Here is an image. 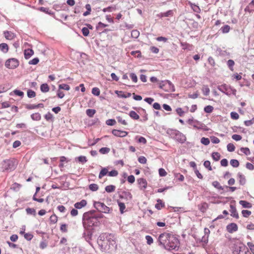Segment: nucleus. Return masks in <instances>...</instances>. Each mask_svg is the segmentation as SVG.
Segmentation results:
<instances>
[{
  "label": "nucleus",
  "instance_id": "f3484780",
  "mask_svg": "<svg viewBox=\"0 0 254 254\" xmlns=\"http://www.w3.org/2000/svg\"><path fill=\"white\" fill-rule=\"evenodd\" d=\"M238 176L239 177V183L241 185H244L246 182V179L244 175H243L242 173H239L238 174Z\"/></svg>",
  "mask_w": 254,
  "mask_h": 254
},
{
  "label": "nucleus",
  "instance_id": "5701e85b",
  "mask_svg": "<svg viewBox=\"0 0 254 254\" xmlns=\"http://www.w3.org/2000/svg\"><path fill=\"white\" fill-rule=\"evenodd\" d=\"M173 14V12L172 10H170L167 11L166 12L161 13L158 15L160 17H168V16H172Z\"/></svg>",
  "mask_w": 254,
  "mask_h": 254
},
{
  "label": "nucleus",
  "instance_id": "5fc2aeb1",
  "mask_svg": "<svg viewBox=\"0 0 254 254\" xmlns=\"http://www.w3.org/2000/svg\"><path fill=\"white\" fill-rule=\"evenodd\" d=\"M175 176L176 178L181 182H183L185 179L184 176L180 173L176 174Z\"/></svg>",
  "mask_w": 254,
  "mask_h": 254
},
{
  "label": "nucleus",
  "instance_id": "0e129e2a",
  "mask_svg": "<svg viewBox=\"0 0 254 254\" xmlns=\"http://www.w3.org/2000/svg\"><path fill=\"white\" fill-rule=\"evenodd\" d=\"M159 175L161 177L166 176L167 174L166 171L163 168H160L159 169Z\"/></svg>",
  "mask_w": 254,
  "mask_h": 254
},
{
  "label": "nucleus",
  "instance_id": "b1692460",
  "mask_svg": "<svg viewBox=\"0 0 254 254\" xmlns=\"http://www.w3.org/2000/svg\"><path fill=\"white\" fill-rule=\"evenodd\" d=\"M240 151L247 156L251 154V151L248 147H241L240 148Z\"/></svg>",
  "mask_w": 254,
  "mask_h": 254
},
{
  "label": "nucleus",
  "instance_id": "dca6fc26",
  "mask_svg": "<svg viewBox=\"0 0 254 254\" xmlns=\"http://www.w3.org/2000/svg\"><path fill=\"white\" fill-rule=\"evenodd\" d=\"M230 208H231L230 211H231V215L232 216H233V217H235V218H239V215H238V212H237V210H236L235 207L234 206L232 205H230Z\"/></svg>",
  "mask_w": 254,
  "mask_h": 254
},
{
  "label": "nucleus",
  "instance_id": "c85d7f7f",
  "mask_svg": "<svg viewBox=\"0 0 254 254\" xmlns=\"http://www.w3.org/2000/svg\"><path fill=\"white\" fill-rule=\"evenodd\" d=\"M212 186L219 190H223V188L218 181L212 182Z\"/></svg>",
  "mask_w": 254,
  "mask_h": 254
},
{
  "label": "nucleus",
  "instance_id": "6e6552de",
  "mask_svg": "<svg viewBox=\"0 0 254 254\" xmlns=\"http://www.w3.org/2000/svg\"><path fill=\"white\" fill-rule=\"evenodd\" d=\"M113 134L117 137H123L126 136L128 132L126 131H122L118 129H113L112 131Z\"/></svg>",
  "mask_w": 254,
  "mask_h": 254
},
{
  "label": "nucleus",
  "instance_id": "9b49d317",
  "mask_svg": "<svg viewBox=\"0 0 254 254\" xmlns=\"http://www.w3.org/2000/svg\"><path fill=\"white\" fill-rule=\"evenodd\" d=\"M3 35L4 37L8 40H11L16 37V35L14 33L8 31H4Z\"/></svg>",
  "mask_w": 254,
  "mask_h": 254
},
{
  "label": "nucleus",
  "instance_id": "37998d69",
  "mask_svg": "<svg viewBox=\"0 0 254 254\" xmlns=\"http://www.w3.org/2000/svg\"><path fill=\"white\" fill-rule=\"evenodd\" d=\"M200 142L202 144L205 145H207L209 144L210 140L209 138L203 137L201 138Z\"/></svg>",
  "mask_w": 254,
  "mask_h": 254
},
{
  "label": "nucleus",
  "instance_id": "39448f33",
  "mask_svg": "<svg viewBox=\"0 0 254 254\" xmlns=\"http://www.w3.org/2000/svg\"><path fill=\"white\" fill-rule=\"evenodd\" d=\"M19 62L15 58H10L7 60L5 63V66L9 69H14L19 66Z\"/></svg>",
  "mask_w": 254,
  "mask_h": 254
},
{
  "label": "nucleus",
  "instance_id": "72a5a7b5",
  "mask_svg": "<svg viewBox=\"0 0 254 254\" xmlns=\"http://www.w3.org/2000/svg\"><path fill=\"white\" fill-rule=\"evenodd\" d=\"M50 221L51 224H55L58 221V217L56 214L52 215L50 217Z\"/></svg>",
  "mask_w": 254,
  "mask_h": 254
},
{
  "label": "nucleus",
  "instance_id": "aec40b11",
  "mask_svg": "<svg viewBox=\"0 0 254 254\" xmlns=\"http://www.w3.org/2000/svg\"><path fill=\"white\" fill-rule=\"evenodd\" d=\"M40 90L42 92L46 93L49 91L50 87L48 84L43 83L40 86Z\"/></svg>",
  "mask_w": 254,
  "mask_h": 254
},
{
  "label": "nucleus",
  "instance_id": "864d4df0",
  "mask_svg": "<svg viewBox=\"0 0 254 254\" xmlns=\"http://www.w3.org/2000/svg\"><path fill=\"white\" fill-rule=\"evenodd\" d=\"M230 115L231 118L233 120H238L239 118V114L235 112H231Z\"/></svg>",
  "mask_w": 254,
  "mask_h": 254
},
{
  "label": "nucleus",
  "instance_id": "69168bd1",
  "mask_svg": "<svg viewBox=\"0 0 254 254\" xmlns=\"http://www.w3.org/2000/svg\"><path fill=\"white\" fill-rule=\"evenodd\" d=\"M232 139L236 141L241 140L242 138V136L240 135L234 134L232 136Z\"/></svg>",
  "mask_w": 254,
  "mask_h": 254
},
{
  "label": "nucleus",
  "instance_id": "e433bc0d",
  "mask_svg": "<svg viewBox=\"0 0 254 254\" xmlns=\"http://www.w3.org/2000/svg\"><path fill=\"white\" fill-rule=\"evenodd\" d=\"M214 108L212 106L208 105L204 107V111L205 113H211L212 112Z\"/></svg>",
  "mask_w": 254,
  "mask_h": 254
},
{
  "label": "nucleus",
  "instance_id": "7ed1b4c3",
  "mask_svg": "<svg viewBox=\"0 0 254 254\" xmlns=\"http://www.w3.org/2000/svg\"><path fill=\"white\" fill-rule=\"evenodd\" d=\"M159 87L166 92H174L175 91V87L172 83L168 80L161 81L159 83Z\"/></svg>",
  "mask_w": 254,
  "mask_h": 254
},
{
  "label": "nucleus",
  "instance_id": "0eeeda50",
  "mask_svg": "<svg viewBox=\"0 0 254 254\" xmlns=\"http://www.w3.org/2000/svg\"><path fill=\"white\" fill-rule=\"evenodd\" d=\"M175 136L174 138L177 141L183 143L186 140V136L182 133L180 132L178 130H175L174 132Z\"/></svg>",
  "mask_w": 254,
  "mask_h": 254
},
{
  "label": "nucleus",
  "instance_id": "412c9836",
  "mask_svg": "<svg viewBox=\"0 0 254 254\" xmlns=\"http://www.w3.org/2000/svg\"><path fill=\"white\" fill-rule=\"evenodd\" d=\"M0 50L4 53H6L9 50L8 46L6 43H1L0 44Z\"/></svg>",
  "mask_w": 254,
  "mask_h": 254
},
{
  "label": "nucleus",
  "instance_id": "f257e3e1",
  "mask_svg": "<svg viewBox=\"0 0 254 254\" xmlns=\"http://www.w3.org/2000/svg\"><path fill=\"white\" fill-rule=\"evenodd\" d=\"M157 241L159 246L167 250H174L179 247L180 242L172 233L164 232L159 235Z\"/></svg>",
  "mask_w": 254,
  "mask_h": 254
},
{
  "label": "nucleus",
  "instance_id": "f704fd0d",
  "mask_svg": "<svg viewBox=\"0 0 254 254\" xmlns=\"http://www.w3.org/2000/svg\"><path fill=\"white\" fill-rule=\"evenodd\" d=\"M85 8L87 9V11L84 12L83 14V16H86L89 15L91 11V5L89 4H87L85 5Z\"/></svg>",
  "mask_w": 254,
  "mask_h": 254
},
{
  "label": "nucleus",
  "instance_id": "4c0bfd02",
  "mask_svg": "<svg viewBox=\"0 0 254 254\" xmlns=\"http://www.w3.org/2000/svg\"><path fill=\"white\" fill-rule=\"evenodd\" d=\"M26 211L28 214L33 215L34 216L36 215V210L34 208H27L26 209Z\"/></svg>",
  "mask_w": 254,
  "mask_h": 254
},
{
  "label": "nucleus",
  "instance_id": "58836bf2",
  "mask_svg": "<svg viewBox=\"0 0 254 254\" xmlns=\"http://www.w3.org/2000/svg\"><path fill=\"white\" fill-rule=\"evenodd\" d=\"M221 30L223 33H227L229 32L230 27L228 25H225L221 27Z\"/></svg>",
  "mask_w": 254,
  "mask_h": 254
},
{
  "label": "nucleus",
  "instance_id": "473e14b6",
  "mask_svg": "<svg viewBox=\"0 0 254 254\" xmlns=\"http://www.w3.org/2000/svg\"><path fill=\"white\" fill-rule=\"evenodd\" d=\"M115 189L116 187L114 185H109L105 188V190L108 192H114Z\"/></svg>",
  "mask_w": 254,
  "mask_h": 254
},
{
  "label": "nucleus",
  "instance_id": "bb28decb",
  "mask_svg": "<svg viewBox=\"0 0 254 254\" xmlns=\"http://www.w3.org/2000/svg\"><path fill=\"white\" fill-rule=\"evenodd\" d=\"M221 155L219 153L214 152L212 153V157L214 161H217L220 159Z\"/></svg>",
  "mask_w": 254,
  "mask_h": 254
},
{
  "label": "nucleus",
  "instance_id": "9d476101",
  "mask_svg": "<svg viewBox=\"0 0 254 254\" xmlns=\"http://www.w3.org/2000/svg\"><path fill=\"white\" fill-rule=\"evenodd\" d=\"M238 229L237 225L234 223H231L227 226V230L230 233L237 231Z\"/></svg>",
  "mask_w": 254,
  "mask_h": 254
},
{
  "label": "nucleus",
  "instance_id": "ddd939ff",
  "mask_svg": "<svg viewBox=\"0 0 254 254\" xmlns=\"http://www.w3.org/2000/svg\"><path fill=\"white\" fill-rule=\"evenodd\" d=\"M34 54V51L31 49H25L24 51V57L26 59H29Z\"/></svg>",
  "mask_w": 254,
  "mask_h": 254
},
{
  "label": "nucleus",
  "instance_id": "a878e982",
  "mask_svg": "<svg viewBox=\"0 0 254 254\" xmlns=\"http://www.w3.org/2000/svg\"><path fill=\"white\" fill-rule=\"evenodd\" d=\"M116 118L118 122L124 126H127V122L126 121V120L124 119L122 117L118 116L116 117Z\"/></svg>",
  "mask_w": 254,
  "mask_h": 254
},
{
  "label": "nucleus",
  "instance_id": "423d86ee",
  "mask_svg": "<svg viewBox=\"0 0 254 254\" xmlns=\"http://www.w3.org/2000/svg\"><path fill=\"white\" fill-rule=\"evenodd\" d=\"M94 206L99 211L103 213H109L111 211L110 208L103 202H95Z\"/></svg>",
  "mask_w": 254,
  "mask_h": 254
},
{
  "label": "nucleus",
  "instance_id": "a19ab883",
  "mask_svg": "<svg viewBox=\"0 0 254 254\" xmlns=\"http://www.w3.org/2000/svg\"><path fill=\"white\" fill-rule=\"evenodd\" d=\"M230 164L233 167L236 168V167H238L239 166V162L236 159H232L230 161Z\"/></svg>",
  "mask_w": 254,
  "mask_h": 254
},
{
  "label": "nucleus",
  "instance_id": "6e6d98bb",
  "mask_svg": "<svg viewBox=\"0 0 254 254\" xmlns=\"http://www.w3.org/2000/svg\"><path fill=\"white\" fill-rule=\"evenodd\" d=\"M39 62V60L38 58H35L32 59V60L29 61V64H33L35 65L37 64Z\"/></svg>",
  "mask_w": 254,
  "mask_h": 254
},
{
  "label": "nucleus",
  "instance_id": "4468645a",
  "mask_svg": "<svg viewBox=\"0 0 254 254\" xmlns=\"http://www.w3.org/2000/svg\"><path fill=\"white\" fill-rule=\"evenodd\" d=\"M87 204V202L85 200L83 199L80 202H76L74 204V207L77 209H80L83 207L85 206Z\"/></svg>",
  "mask_w": 254,
  "mask_h": 254
},
{
  "label": "nucleus",
  "instance_id": "338daca9",
  "mask_svg": "<svg viewBox=\"0 0 254 254\" xmlns=\"http://www.w3.org/2000/svg\"><path fill=\"white\" fill-rule=\"evenodd\" d=\"M24 238L28 241H30L33 237V236L31 233H25L24 235Z\"/></svg>",
  "mask_w": 254,
  "mask_h": 254
},
{
  "label": "nucleus",
  "instance_id": "4be33fe9",
  "mask_svg": "<svg viewBox=\"0 0 254 254\" xmlns=\"http://www.w3.org/2000/svg\"><path fill=\"white\" fill-rule=\"evenodd\" d=\"M31 118L34 121H40L41 119V115L39 113H35L31 115Z\"/></svg>",
  "mask_w": 254,
  "mask_h": 254
},
{
  "label": "nucleus",
  "instance_id": "e2e57ef3",
  "mask_svg": "<svg viewBox=\"0 0 254 254\" xmlns=\"http://www.w3.org/2000/svg\"><path fill=\"white\" fill-rule=\"evenodd\" d=\"M78 160L79 162H81V163L83 164L87 162V159L85 156H80L78 157Z\"/></svg>",
  "mask_w": 254,
  "mask_h": 254
},
{
  "label": "nucleus",
  "instance_id": "13d9d810",
  "mask_svg": "<svg viewBox=\"0 0 254 254\" xmlns=\"http://www.w3.org/2000/svg\"><path fill=\"white\" fill-rule=\"evenodd\" d=\"M110 151V149L107 147H102L99 150L100 153L101 154H106Z\"/></svg>",
  "mask_w": 254,
  "mask_h": 254
},
{
  "label": "nucleus",
  "instance_id": "f8f14e48",
  "mask_svg": "<svg viewBox=\"0 0 254 254\" xmlns=\"http://www.w3.org/2000/svg\"><path fill=\"white\" fill-rule=\"evenodd\" d=\"M137 183L139 185V187L141 189H145L147 187V183L145 179L143 178H139L137 179Z\"/></svg>",
  "mask_w": 254,
  "mask_h": 254
},
{
  "label": "nucleus",
  "instance_id": "cd10ccee",
  "mask_svg": "<svg viewBox=\"0 0 254 254\" xmlns=\"http://www.w3.org/2000/svg\"><path fill=\"white\" fill-rule=\"evenodd\" d=\"M202 91L205 96L208 95L210 92V89L207 85H203L202 88Z\"/></svg>",
  "mask_w": 254,
  "mask_h": 254
},
{
  "label": "nucleus",
  "instance_id": "7c9ffc66",
  "mask_svg": "<svg viewBox=\"0 0 254 254\" xmlns=\"http://www.w3.org/2000/svg\"><path fill=\"white\" fill-rule=\"evenodd\" d=\"M86 113L88 117L91 118L93 117L94 114L96 113V110L94 109H89L86 111Z\"/></svg>",
  "mask_w": 254,
  "mask_h": 254
},
{
  "label": "nucleus",
  "instance_id": "f03ea898",
  "mask_svg": "<svg viewBox=\"0 0 254 254\" xmlns=\"http://www.w3.org/2000/svg\"><path fill=\"white\" fill-rule=\"evenodd\" d=\"M17 165V161L14 159L4 160L1 164L3 171H11L14 170Z\"/></svg>",
  "mask_w": 254,
  "mask_h": 254
},
{
  "label": "nucleus",
  "instance_id": "603ef678",
  "mask_svg": "<svg viewBox=\"0 0 254 254\" xmlns=\"http://www.w3.org/2000/svg\"><path fill=\"white\" fill-rule=\"evenodd\" d=\"M251 213V211L248 210H243L242 211V214L245 217H248Z\"/></svg>",
  "mask_w": 254,
  "mask_h": 254
},
{
  "label": "nucleus",
  "instance_id": "c03bdc74",
  "mask_svg": "<svg viewBox=\"0 0 254 254\" xmlns=\"http://www.w3.org/2000/svg\"><path fill=\"white\" fill-rule=\"evenodd\" d=\"M27 96L29 98H34L36 96V93L32 90L29 89L27 91Z\"/></svg>",
  "mask_w": 254,
  "mask_h": 254
},
{
  "label": "nucleus",
  "instance_id": "ea45409f",
  "mask_svg": "<svg viewBox=\"0 0 254 254\" xmlns=\"http://www.w3.org/2000/svg\"><path fill=\"white\" fill-rule=\"evenodd\" d=\"M139 32L137 30H133L131 32V36L132 38H137L139 36Z\"/></svg>",
  "mask_w": 254,
  "mask_h": 254
},
{
  "label": "nucleus",
  "instance_id": "a18cd8bd",
  "mask_svg": "<svg viewBox=\"0 0 254 254\" xmlns=\"http://www.w3.org/2000/svg\"><path fill=\"white\" fill-rule=\"evenodd\" d=\"M145 239L146 240L147 244L149 245H151L153 243V239L151 236L147 235L145 236Z\"/></svg>",
  "mask_w": 254,
  "mask_h": 254
},
{
  "label": "nucleus",
  "instance_id": "c9c22d12",
  "mask_svg": "<svg viewBox=\"0 0 254 254\" xmlns=\"http://www.w3.org/2000/svg\"><path fill=\"white\" fill-rule=\"evenodd\" d=\"M59 89H64L67 91H68L70 90V86L66 84H61L59 85Z\"/></svg>",
  "mask_w": 254,
  "mask_h": 254
},
{
  "label": "nucleus",
  "instance_id": "052dcab7",
  "mask_svg": "<svg viewBox=\"0 0 254 254\" xmlns=\"http://www.w3.org/2000/svg\"><path fill=\"white\" fill-rule=\"evenodd\" d=\"M13 92L15 95L21 97H22L24 95V93L22 91L17 89L13 90Z\"/></svg>",
  "mask_w": 254,
  "mask_h": 254
},
{
  "label": "nucleus",
  "instance_id": "a211bd4d",
  "mask_svg": "<svg viewBox=\"0 0 254 254\" xmlns=\"http://www.w3.org/2000/svg\"><path fill=\"white\" fill-rule=\"evenodd\" d=\"M155 207L158 210L165 207V204L163 202L162 200L158 199L157 200V203L155 204Z\"/></svg>",
  "mask_w": 254,
  "mask_h": 254
},
{
  "label": "nucleus",
  "instance_id": "774afa93",
  "mask_svg": "<svg viewBox=\"0 0 254 254\" xmlns=\"http://www.w3.org/2000/svg\"><path fill=\"white\" fill-rule=\"evenodd\" d=\"M247 245L249 247L250 250L253 254H254V244L252 242H248Z\"/></svg>",
  "mask_w": 254,
  "mask_h": 254
},
{
  "label": "nucleus",
  "instance_id": "8fccbe9b",
  "mask_svg": "<svg viewBox=\"0 0 254 254\" xmlns=\"http://www.w3.org/2000/svg\"><path fill=\"white\" fill-rule=\"evenodd\" d=\"M204 166L207 168L209 171H211L212 170L211 166V163L209 161H204L203 163Z\"/></svg>",
  "mask_w": 254,
  "mask_h": 254
},
{
  "label": "nucleus",
  "instance_id": "de8ad7c7",
  "mask_svg": "<svg viewBox=\"0 0 254 254\" xmlns=\"http://www.w3.org/2000/svg\"><path fill=\"white\" fill-rule=\"evenodd\" d=\"M227 150L230 152H233L235 149V147L233 143H230L227 146Z\"/></svg>",
  "mask_w": 254,
  "mask_h": 254
},
{
  "label": "nucleus",
  "instance_id": "680f3d73",
  "mask_svg": "<svg viewBox=\"0 0 254 254\" xmlns=\"http://www.w3.org/2000/svg\"><path fill=\"white\" fill-rule=\"evenodd\" d=\"M82 34L84 36H87L89 35V31L88 28L87 27H83L82 29Z\"/></svg>",
  "mask_w": 254,
  "mask_h": 254
},
{
  "label": "nucleus",
  "instance_id": "2f4dec72",
  "mask_svg": "<svg viewBox=\"0 0 254 254\" xmlns=\"http://www.w3.org/2000/svg\"><path fill=\"white\" fill-rule=\"evenodd\" d=\"M108 173V169L104 168H103L100 173H99V178L100 179H101L102 177H103L104 176L106 175Z\"/></svg>",
  "mask_w": 254,
  "mask_h": 254
},
{
  "label": "nucleus",
  "instance_id": "6ab92c4d",
  "mask_svg": "<svg viewBox=\"0 0 254 254\" xmlns=\"http://www.w3.org/2000/svg\"><path fill=\"white\" fill-rule=\"evenodd\" d=\"M239 203L244 207V208H250L252 207V204L247 201L245 200H240L239 201Z\"/></svg>",
  "mask_w": 254,
  "mask_h": 254
},
{
  "label": "nucleus",
  "instance_id": "49530a36",
  "mask_svg": "<svg viewBox=\"0 0 254 254\" xmlns=\"http://www.w3.org/2000/svg\"><path fill=\"white\" fill-rule=\"evenodd\" d=\"M92 93L96 96H99L100 94V91L97 87H94L92 89Z\"/></svg>",
  "mask_w": 254,
  "mask_h": 254
},
{
  "label": "nucleus",
  "instance_id": "09e8293b",
  "mask_svg": "<svg viewBox=\"0 0 254 254\" xmlns=\"http://www.w3.org/2000/svg\"><path fill=\"white\" fill-rule=\"evenodd\" d=\"M44 117L47 121H49L53 120V116L51 113L48 112L44 116Z\"/></svg>",
  "mask_w": 254,
  "mask_h": 254
},
{
  "label": "nucleus",
  "instance_id": "1a4fd4ad",
  "mask_svg": "<svg viewBox=\"0 0 254 254\" xmlns=\"http://www.w3.org/2000/svg\"><path fill=\"white\" fill-rule=\"evenodd\" d=\"M95 212L94 210H91L84 213L83 216V220H88L91 218H95Z\"/></svg>",
  "mask_w": 254,
  "mask_h": 254
},
{
  "label": "nucleus",
  "instance_id": "bf43d9fd",
  "mask_svg": "<svg viewBox=\"0 0 254 254\" xmlns=\"http://www.w3.org/2000/svg\"><path fill=\"white\" fill-rule=\"evenodd\" d=\"M116 123V121L114 119H109L106 121V124L108 126H114Z\"/></svg>",
  "mask_w": 254,
  "mask_h": 254
},
{
  "label": "nucleus",
  "instance_id": "79ce46f5",
  "mask_svg": "<svg viewBox=\"0 0 254 254\" xmlns=\"http://www.w3.org/2000/svg\"><path fill=\"white\" fill-rule=\"evenodd\" d=\"M89 188L92 191H96L98 190L99 187L96 184H91L89 185Z\"/></svg>",
  "mask_w": 254,
  "mask_h": 254
},
{
  "label": "nucleus",
  "instance_id": "393cba45",
  "mask_svg": "<svg viewBox=\"0 0 254 254\" xmlns=\"http://www.w3.org/2000/svg\"><path fill=\"white\" fill-rule=\"evenodd\" d=\"M129 116L134 120H138L139 119V115L134 111H131L129 113Z\"/></svg>",
  "mask_w": 254,
  "mask_h": 254
},
{
  "label": "nucleus",
  "instance_id": "2eb2a0df",
  "mask_svg": "<svg viewBox=\"0 0 254 254\" xmlns=\"http://www.w3.org/2000/svg\"><path fill=\"white\" fill-rule=\"evenodd\" d=\"M43 105L42 104H39L38 105L34 104H27L25 106V108L28 110H32L34 109H37L39 107H43Z\"/></svg>",
  "mask_w": 254,
  "mask_h": 254
},
{
  "label": "nucleus",
  "instance_id": "20e7f679",
  "mask_svg": "<svg viewBox=\"0 0 254 254\" xmlns=\"http://www.w3.org/2000/svg\"><path fill=\"white\" fill-rule=\"evenodd\" d=\"M106 238L108 243H109V245L108 247H105V248H104V251H108L113 248H116L117 238L114 234H108L106 236Z\"/></svg>",
  "mask_w": 254,
  "mask_h": 254
},
{
  "label": "nucleus",
  "instance_id": "3c124183",
  "mask_svg": "<svg viewBox=\"0 0 254 254\" xmlns=\"http://www.w3.org/2000/svg\"><path fill=\"white\" fill-rule=\"evenodd\" d=\"M235 64L234 61L229 60L227 62V65L231 70H233V66Z\"/></svg>",
  "mask_w": 254,
  "mask_h": 254
},
{
  "label": "nucleus",
  "instance_id": "c756f323",
  "mask_svg": "<svg viewBox=\"0 0 254 254\" xmlns=\"http://www.w3.org/2000/svg\"><path fill=\"white\" fill-rule=\"evenodd\" d=\"M118 203L119 206L120 212L121 213L123 214L125 211V209H126L125 204L124 203L120 201H118Z\"/></svg>",
  "mask_w": 254,
  "mask_h": 254
},
{
  "label": "nucleus",
  "instance_id": "4d7b16f0",
  "mask_svg": "<svg viewBox=\"0 0 254 254\" xmlns=\"http://www.w3.org/2000/svg\"><path fill=\"white\" fill-rule=\"evenodd\" d=\"M138 162L141 164H146L147 162L146 158L144 156H140L138 158Z\"/></svg>",
  "mask_w": 254,
  "mask_h": 254
}]
</instances>
